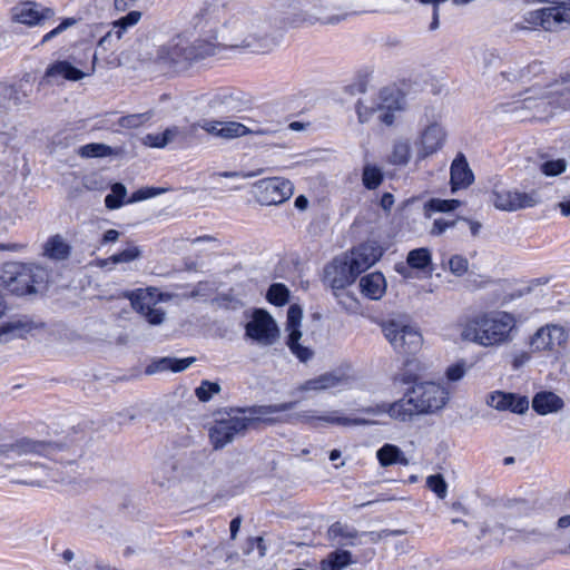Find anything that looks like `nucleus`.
I'll list each match as a JSON object with an SVG mask.
<instances>
[{
    "mask_svg": "<svg viewBox=\"0 0 570 570\" xmlns=\"http://www.w3.org/2000/svg\"><path fill=\"white\" fill-rule=\"evenodd\" d=\"M227 46L205 39L190 40L176 36L157 50V60L174 72H186L206 59L220 53Z\"/></svg>",
    "mask_w": 570,
    "mask_h": 570,
    "instance_id": "nucleus-1",
    "label": "nucleus"
},
{
    "mask_svg": "<svg viewBox=\"0 0 570 570\" xmlns=\"http://www.w3.org/2000/svg\"><path fill=\"white\" fill-rule=\"evenodd\" d=\"M549 83L543 90L539 86H532L524 92H521L520 98L511 104L507 105V112H511L519 120H527L531 118H544L548 115V109L552 104H558L562 108L567 109L561 104V97L559 94L552 92V86L558 81Z\"/></svg>",
    "mask_w": 570,
    "mask_h": 570,
    "instance_id": "nucleus-2",
    "label": "nucleus"
},
{
    "mask_svg": "<svg viewBox=\"0 0 570 570\" xmlns=\"http://www.w3.org/2000/svg\"><path fill=\"white\" fill-rule=\"evenodd\" d=\"M48 272L38 265L8 263L0 274V284L18 296L33 294L38 285L47 282Z\"/></svg>",
    "mask_w": 570,
    "mask_h": 570,
    "instance_id": "nucleus-3",
    "label": "nucleus"
},
{
    "mask_svg": "<svg viewBox=\"0 0 570 570\" xmlns=\"http://www.w3.org/2000/svg\"><path fill=\"white\" fill-rule=\"evenodd\" d=\"M243 409H230L216 419L208 430L209 440L215 450L223 449L237 436H243L250 426L252 420L243 416Z\"/></svg>",
    "mask_w": 570,
    "mask_h": 570,
    "instance_id": "nucleus-4",
    "label": "nucleus"
},
{
    "mask_svg": "<svg viewBox=\"0 0 570 570\" xmlns=\"http://www.w3.org/2000/svg\"><path fill=\"white\" fill-rule=\"evenodd\" d=\"M570 22V2L527 12L521 21L512 26V31L532 30L542 27L546 31H558Z\"/></svg>",
    "mask_w": 570,
    "mask_h": 570,
    "instance_id": "nucleus-5",
    "label": "nucleus"
},
{
    "mask_svg": "<svg viewBox=\"0 0 570 570\" xmlns=\"http://www.w3.org/2000/svg\"><path fill=\"white\" fill-rule=\"evenodd\" d=\"M126 297L130 301L131 307L147 321H164L166 312L160 303L169 302L174 295L161 293L156 287H147L128 292Z\"/></svg>",
    "mask_w": 570,
    "mask_h": 570,
    "instance_id": "nucleus-6",
    "label": "nucleus"
},
{
    "mask_svg": "<svg viewBox=\"0 0 570 570\" xmlns=\"http://www.w3.org/2000/svg\"><path fill=\"white\" fill-rule=\"evenodd\" d=\"M230 31L235 35L229 48H248L258 50L261 40L267 36L266 23L258 17H242L229 22Z\"/></svg>",
    "mask_w": 570,
    "mask_h": 570,
    "instance_id": "nucleus-7",
    "label": "nucleus"
},
{
    "mask_svg": "<svg viewBox=\"0 0 570 570\" xmlns=\"http://www.w3.org/2000/svg\"><path fill=\"white\" fill-rule=\"evenodd\" d=\"M381 331L397 353L414 354L422 345L420 330L412 323H380Z\"/></svg>",
    "mask_w": 570,
    "mask_h": 570,
    "instance_id": "nucleus-8",
    "label": "nucleus"
},
{
    "mask_svg": "<svg viewBox=\"0 0 570 570\" xmlns=\"http://www.w3.org/2000/svg\"><path fill=\"white\" fill-rule=\"evenodd\" d=\"M512 328L510 323H465L460 331L464 341L491 346L510 341Z\"/></svg>",
    "mask_w": 570,
    "mask_h": 570,
    "instance_id": "nucleus-9",
    "label": "nucleus"
},
{
    "mask_svg": "<svg viewBox=\"0 0 570 570\" xmlns=\"http://www.w3.org/2000/svg\"><path fill=\"white\" fill-rule=\"evenodd\" d=\"M61 445L30 438H21L12 443L0 444V459H12L22 455H39L53 459L61 451Z\"/></svg>",
    "mask_w": 570,
    "mask_h": 570,
    "instance_id": "nucleus-10",
    "label": "nucleus"
},
{
    "mask_svg": "<svg viewBox=\"0 0 570 570\" xmlns=\"http://www.w3.org/2000/svg\"><path fill=\"white\" fill-rule=\"evenodd\" d=\"M254 195L261 205H278L289 199L294 193V185L283 177H271L254 184Z\"/></svg>",
    "mask_w": 570,
    "mask_h": 570,
    "instance_id": "nucleus-11",
    "label": "nucleus"
},
{
    "mask_svg": "<svg viewBox=\"0 0 570 570\" xmlns=\"http://www.w3.org/2000/svg\"><path fill=\"white\" fill-rule=\"evenodd\" d=\"M291 424L303 423L307 424L313 429L323 426L324 424L352 426V425H365L368 423L367 420L361 417H347L344 416L340 411H331L325 414L318 415L316 411L306 410L291 414L288 416Z\"/></svg>",
    "mask_w": 570,
    "mask_h": 570,
    "instance_id": "nucleus-12",
    "label": "nucleus"
},
{
    "mask_svg": "<svg viewBox=\"0 0 570 570\" xmlns=\"http://www.w3.org/2000/svg\"><path fill=\"white\" fill-rule=\"evenodd\" d=\"M412 401L420 413H430L442 409L448 401V392L433 382H422L411 390Z\"/></svg>",
    "mask_w": 570,
    "mask_h": 570,
    "instance_id": "nucleus-13",
    "label": "nucleus"
},
{
    "mask_svg": "<svg viewBox=\"0 0 570 570\" xmlns=\"http://www.w3.org/2000/svg\"><path fill=\"white\" fill-rule=\"evenodd\" d=\"M492 203L495 208L503 212H517L531 208L540 203L537 191H520L518 189H494L492 191Z\"/></svg>",
    "mask_w": 570,
    "mask_h": 570,
    "instance_id": "nucleus-14",
    "label": "nucleus"
},
{
    "mask_svg": "<svg viewBox=\"0 0 570 570\" xmlns=\"http://www.w3.org/2000/svg\"><path fill=\"white\" fill-rule=\"evenodd\" d=\"M198 137V125L173 126L161 134H148L145 144L154 148H164L169 144H177L180 147L190 146Z\"/></svg>",
    "mask_w": 570,
    "mask_h": 570,
    "instance_id": "nucleus-15",
    "label": "nucleus"
},
{
    "mask_svg": "<svg viewBox=\"0 0 570 570\" xmlns=\"http://www.w3.org/2000/svg\"><path fill=\"white\" fill-rule=\"evenodd\" d=\"M446 137L448 132L444 126L438 120L426 125L415 141L416 160H423L442 149Z\"/></svg>",
    "mask_w": 570,
    "mask_h": 570,
    "instance_id": "nucleus-16",
    "label": "nucleus"
},
{
    "mask_svg": "<svg viewBox=\"0 0 570 570\" xmlns=\"http://www.w3.org/2000/svg\"><path fill=\"white\" fill-rule=\"evenodd\" d=\"M296 404L297 403L295 401H291V402L279 403V404L253 405V406L242 407V409H243L244 414L248 413V414L253 415V417H249L252 420L250 425L255 424V423H264L267 425H274L277 423H291V421H288V416L291 414H287V415H274V414L287 412V411L294 409L296 406Z\"/></svg>",
    "mask_w": 570,
    "mask_h": 570,
    "instance_id": "nucleus-17",
    "label": "nucleus"
},
{
    "mask_svg": "<svg viewBox=\"0 0 570 570\" xmlns=\"http://www.w3.org/2000/svg\"><path fill=\"white\" fill-rule=\"evenodd\" d=\"M356 279V275L345 256L334 258L324 269V281L333 289H343Z\"/></svg>",
    "mask_w": 570,
    "mask_h": 570,
    "instance_id": "nucleus-18",
    "label": "nucleus"
},
{
    "mask_svg": "<svg viewBox=\"0 0 570 570\" xmlns=\"http://www.w3.org/2000/svg\"><path fill=\"white\" fill-rule=\"evenodd\" d=\"M55 17V10L35 1L23 2L12 9V19L28 26L43 24Z\"/></svg>",
    "mask_w": 570,
    "mask_h": 570,
    "instance_id": "nucleus-19",
    "label": "nucleus"
},
{
    "mask_svg": "<svg viewBox=\"0 0 570 570\" xmlns=\"http://www.w3.org/2000/svg\"><path fill=\"white\" fill-rule=\"evenodd\" d=\"M382 250L380 247L373 244H361L356 248L352 249L350 254H345V258L350 263L351 267L356 277L368 269L372 265L380 259Z\"/></svg>",
    "mask_w": 570,
    "mask_h": 570,
    "instance_id": "nucleus-20",
    "label": "nucleus"
},
{
    "mask_svg": "<svg viewBox=\"0 0 570 570\" xmlns=\"http://www.w3.org/2000/svg\"><path fill=\"white\" fill-rule=\"evenodd\" d=\"M567 340L564 328L557 323H547L531 338V346L537 351L552 350Z\"/></svg>",
    "mask_w": 570,
    "mask_h": 570,
    "instance_id": "nucleus-21",
    "label": "nucleus"
},
{
    "mask_svg": "<svg viewBox=\"0 0 570 570\" xmlns=\"http://www.w3.org/2000/svg\"><path fill=\"white\" fill-rule=\"evenodd\" d=\"M487 404L499 411H511L517 414H523L529 409V400L524 395L494 391L489 394Z\"/></svg>",
    "mask_w": 570,
    "mask_h": 570,
    "instance_id": "nucleus-22",
    "label": "nucleus"
},
{
    "mask_svg": "<svg viewBox=\"0 0 570 570\" xmlns=\"http://www.w3.org/2000/svg\"><path fill=\"white\" fill-rule=\"evenodd\" d=\"M387 89H383L380 92V104H372L371 106L364 105L363 101H358L356 105V112L361 122H366L374 112H379L377 118L385 125H392L394 121L393 104L387 102L386 94Z\"/></svg>",
    "mask_w": 570,
    "mask_h": 570,
    "instance_id": "nucleus-23",
    "label": "nucleus"
},
{
    "mask_svg": "<svg viewBox=\"0 0 570 570\" xmlns=\"http://www.w3.org/2000/svg\"><path fill=\"white\" fill-rule=\"evenodd\" d=\"M180 334L187 336L218 337L232 340L233 331L219 323H181Z\"/></svg>",
    "mask_w": 570,
    "mask_h": 570,
    "instance_id": "nucleus-24",
    "label": "nucleus"
},
{
    "mask_svg": "<svg viewBox=\"0 0 570 570\" xmlns=\"http://www.w3.org/2000/svg\"><path fill=\"white\" fill-rule=\"evenodd\" d=\"M245 335L261 346H269L277 342L279 328L277 323H245Z\"/></svg>",
    "mask_w": 570,
    "mask_h": 570,
    "instance_id": "nucleus-25",
    "label": "nucleus"
},
{
    "mask_svg": "<svg viewBox=\"0 0 570 570\" xmlns=\"http://www.w3.org/2000/svg\"><path fill=\"white\" fill-rule=\"evenodd\" d=\"M196 362V357L189 356L185 358H177V357H170V356H164V357H155L153 358L149 364L145 367V374L146 375H155L163 372H183L187 367H189L191 364Z\"/></svg>",
    "mask_w": 570,
    "mask_h": 570,
    "instance_id": "nucleus-26",
    "label": "nucleus"
},
{
    "mask_svg": "<svg viewBox=\"0 0 570 570\" xmlns=\"http://www.w3.org/2000/svg\"><path fill=\"white\" fill-rule=\"evenodd\" d=\"M563 406V400L551 391L538 392L532 399V409L540 415L556 413Z\"/></svg>",
    "mask_w": 570,
    "mask_h": 570,
    "instance_id": "nucleus-27",
    "label": "nucleus"
},
{
    "mask_svg": "<svg viewBox=\"0 0 570 570\" xmlns=\"http://www.w3.org/2000/svg\"><path fill=\"white\" fill-rule=\"evenodd\" d=\"M473 173L469 168L466 159L462 154L458 155L451 165L452 189L465 188L473 183Z\"/></svg>",
    "mask_w": 570,
    "mask_h": 570,
    "instance_id": "nucleus-28",
    "label": "nucleus"
},
{
    "mask_svg": "<svg viewBox=\"0 0 570 570\" xmlns=\"http://www.w3.org/2000/svg\"><path fill=\"white\" fill-rule=\"evenodd\" d=\"M32 91V83L29 76L23 77L12 85L1 86V92L8 100H11L16 106L26 102Z\"/></svg>",
    "mask_w": 570,
    "mask_h": 570,
    "instance_id": "nucleus-29",
    "label": "nucleus"
},
{
    "mask_svg": "<svg viewBox=\"0 0 570 570\" xmlns=\"http://www.w3.org/2000/svg\"><path fill=\"white\" fill-rule=\"evenodd\" d=\"M43 323H0V344L16 338H26L33 330Z\"/></svg>",
    "mask_w": 570,
    "mask_h": 570,
    "instance_id": "nucleus-30",
    "label": "nucleus"
},
{
    "mask_svg": "<svg viewBox=\"0 0 570 570\" xmlns=\"http://www.w3.org/2000/svg\"><path fill=\"white\" fill-rule=\"evenodd\" d=\"M360 287L366 297L380 299L386 289L385 277L380 272L367 274L360 279Z\"/></svg>",
    "mask_w": 570,
    "mask_h": 570,
    "instance_id": "nucleus-31",
    "label": "nucleus"
},
{
    "mask_svg": "<svg viewBox=\"0 0 570 570\" xmlns=\"http://www.w3.org/2000/svg\"><path fill=\"white\" fill-rule=\"evenodd\" d=\"M543 72V63L541 61H532L523 68H510L509 70L501 71V77L509 81H530L532 78Z\"/></svg>",
    "mask_w": 570,
    "mask_h": 570,
    "instance_id": "nucleus-32",
    "label": "nucleus"
},
{
    "mask_svg": "<svg viewBox=\"0 0 570 570\" xmlns=\"http://www.w3.org/2000/svg\"><path fill=\"white\" fill-rule=\"evenodd\" d=\"M301 323H287L288 338L287 346L291 352L301 361L307 362L313 356V351L299 343L302 332L298 326Z\"/></svg>",
    "mask_w": 570,
    "mask_h": 570,
    "instance_id": "nucleus-33",
    "label": "nucleus"
},
{
    "mask_svg": "<svg viewBox=\"0 0 570 570\" xmlns=\"http://www.w3.org/2000/svg\"><path fill=\"white\" fill-rule=\"evenodd\" d=\"M42 248L43 256L53 261H63L70 255V246L60 235L51 236Z\"/></svg>",
    "mask_w": 570,
    "mask_h": 570,
    "instance_id": "nucleus-34",
    "label": "nucleus"
},
{
    "mask_svg": "<svg viewBox=\"0 0 570 570\" xmlns=\"http://www.w3.org/2000/svg\"><path fill=\"white\" fill-rule=\"evenodd\" d=\"M419 409H416V404L412 401L411 391H409L405 396L397 402L390 405L389 414L390 416L405 421L411 417L413 414H419Z\"/></svg>",
    "mask_w": 570,
    "mask_h": 570,
    "instance_id": "nucleus-35",
    "label": "nucleus"
},
{
    "mask_svg": "<svg viewBox=\"0 0 570 570\" xmlns=\"http://www.w3.org/2000/svg\"><path fill=\"white\" fill-rule=\"evenodd\" d=\"M87 75L88 73L73 67L68 61H57L56 63L51 65L46 71L47 77H61L63 79L72 81L80 80Z\"/></svg>",
    "mask_w": 570,
    "mask_h": 570,
    "instance_id": "nucleus-36",
    "label": "nucleus"
},
{
    "mask_svg": "<svg viewBox=\"0 0 570 570\" xmlns=\"http://www.w3.org/2000/svg\"><path fill=\"white\" fill-rule=\"evenodd\" d=\"M376 456L382 466H389L396 463L402 465L409 464V460L404 456L401 449L394 444H384L377 450Z\"/></svg>",
    "mask_w": 570,
    "mask_h": 570,
    "instance_id": "nucleus-37",
    "label": "nucleus"
},
{
    "mask_svg": "<svg viewBox=\"0 0 570 570\" xmlns=\"http://www.w3.org/2000/svg\"><path fill=\"white\" fill-rule=\"evenodd\" d=\"M327 534L331 540L340 538L341 540L337 541L340 546H354V540L358 537L356 529L341 522H334L328 528Z\"/></svg>",
    "mask_w": 570,
    "mask_h": 570,
    "instance_id": "nucleus-38",
    "label": "nucleus"
},
{
    "mask_svg": "<svg viewBox=\"0 0 570 570\" xmlns=\"http://www.w3.org/2000/svg\"><path fill=\"white\" fill-rule=\"evenodd\" d=\"M352 553L347 550H335L328 553L327 558L322 560V570H343L347 566L352 564Z\"/></svg>",
    "mask_w": 570,
    "mask_h": 570,
    "instance_id": "nucleus-39",
    "label": "nucleus"
},
{
    "mask_svg": "<svg viewBox=\"0 0 570 570\" xmlns=\"http://www.w3.org/2000/svg\"><path fill=\"white\" fill-rule=\"evenodd\" d=\"M423 370V366L417 360H407L404 363V367L402 373L395 376V381H400L403 384L414 383L419 384V380L421 379L420 372Z\"/></svg>",
    "mask_w": 570,
    "mask_h": 570,
    "instance_id": "nucleus-40",
    "label": "nucleus"
},
{
    "mask_svg": "<svg viewBox=\"0 0 570 570\" xmlns=\"http://www.w3.org/2000/svg\"><path fill=\"white\" fill-rule=\"evenodd\" d=\"M252 132L245 125L237 121H219V138L234 139Z\"/></svg>",
    "mask_w": 570,
    "mask_h": 570,
    "instance_id": "nucleus-41",
    "label": "nucleus"
},
{
    "mask_svg": "<svg viewBox=\"0 0 570 570\" xmlns=\"http://www.w3.org/2000/svg\"><path fill=\"white\" fill-rule=\"evenodd\" d=\"M266 299L276 306H284L289 301V289L282 283H274L266 292Z\"/></svg>",
    "mask_w": 570,
    "mask_h": 570,
    "instance_id": "nucleus-42",
    "label": "nucleus"
},
{
    "mask_svg": "<svg viewBox=\"0 0 570 570\" xmlns=\"http://www.w3.org/2000/svg\"><path fill=\"white\" fill-rule=\"evenodd\" d=\"M507 507L510 508L515 514L531 517L539 514V507L537 501H529L524 499L509 500Z\"/></svg>",
    "mask_w": 570,
    "mask_h": 570,
    "instance_id": "nucleus-43",
    "label": "nucleus"
},
{
    "mask_svg": "<svg viewBox=\"0 0 570 570\" xmlns=\"http://www.w3.org/2000/svg\"><path fill=\"white\" fill-rule=\"evenodd\" d=\"M431 252L425 247L415 248L407 254V265L415 269H424L431 264Z\"/></svg>",
    "mask_w": 570,
    "mask_h": 570,
    "instance_id": "nucleus-44",
    "label": "nucleus"
},
{
    "mask_svg": "<svg viewBox=\"0 0 570 570\" xmlns=\"http://www.w3.org/2000/svg\"><path fill=\"white\" fill-rule=\"evenodd\" d=\"M141 18L140 11H130L126 16L119 18L112 23L111 33H115L118 39H120L124 32L129 28L138 23Z\"/></svg>",
    "mask_w": 570,
    "mask_h": 570,
    "instance_id": "nucleus-45",
    "label": "nucleus"
},
{
    "mask_svg": "<svg viewBox=\"0 0 570 570\" xmlns=\"http://www.w3.org/2000/svg\"><path fill=\"white\" fill-rule=\"evenodd\" d=\"M552 92L559 94L561 104L570 109V71L560 75L559 80L552 86Z\"/></svg>",
    "mask_w": 570,
    "mask_h": 570,
    "instance_id": "nucleus-46",
    "label": "nucleus"
},
{
    "mask_svg": "<svg viewBox=\"0 0 570 570\" xmlns=\"http://www.w3.org/2000/svg\"><path fill=\"white\" fill-rule=\"evenodd\" d=\"M127 195L126 187L120 184L116 183L111 186V193L108 194L105 198V205L109 209H117L119 208L125 200V197Z\"/></svg>",
    "mask_w": 570,
    "mask_h": 570,
    "instance_id": "nucleus-47",
    "label": "nucleus"
},
{
    "mask_svg": "<svg viewBox=\"0 0 570 570\" xmlns=\"http://www.w3.org/2000/svg\"><path fill=\"white\" fill-rule=\"evenodd\" d=\"M362 180L367 189H375L383 180L382 170L376 166L365 165L363 168Z\"/></svg>",
    "mask_w": 570,
    "mask_h": 570,
    "instance_id": "nucleus-48",
    "label": "nucleus"
},
{
    "mask_svg": "<svg viewBox=\"0 0 570 570\" xmlns=\"http://www.w3.org/2000/svg\"><path fill=\"white\" fill-rule=\"evenodd\" d=\"M411 157V146L407 141H396L393 146L390 161L393 165H406Z\"/></svg>",
    "mask_w": 570,
    "mask_h": 570,
    "instance_id": "nucleus-49",
    "label": "nucleus"
},
{
    "mask_svg": "<svg viewBox=\"0 0 570 570\" xmlns=\"http://www.w3.org/2000/svg\"><path fill=\"white\" fill-rule=\"evenodd\" d=\"M112 154V149L110 146L105 144H88L79 148V155L81 157L91 158V157H106Z\"/></svg>",
    "mask_w": 570,
    "mask_h": 570,
    "instance_id": "nucleus-50",
    "label": "nucleus"
},
{
    "mask_svg": "<svg viewBox=\"0 0 570 570\" xmlns=\"http://www.w3.org/2000/svg\"><path fill=\"white\" fill-rule=\"evenodd\" d=\"M140 256L141 250L138 246H129L126 249L110 256L108 259L104 262V264H106L107 262H111L112 264L129 263L135 259H138Z\"/></svg>",
    "mask_w": 570,
    "mask_h": 570,
    "instance_id": "nucleus-51",
    "label": "nucleus"
},
{
    "mask_svg": "<svg viewBox=\"0 0 570 570\" xmlns=\"http://www.w3.org/2000/svg\"><path fill=\"white\" fill-rule=\"evenodd\" d=\"M318 380L323 391H325L344 384L347 381V376L344 373L334 371L318 375Z\"/></svg>",
    "mask_w": 570,
    "mask_h": 570,
    "instance_id": "nucleus-52",
    "label": "nucleus"
},
{
    "mask_svg": "<svg viewBox=\"0 0 570 570\" xmlns=\"http://www.w3.org/2000/svg\"><path fill=\"white\" fill-rule=\"evenodd\" d=\"M460 206V202L456 199H439L433 198L425 204L426 212H452Z\"/></svg>",
    "mask_w": 570,
    "mask_h": 570,
    "instance_id": "nucleus-53",
    "label": "nucleus"
},
{
    "mask_svg": "<svg viewBox=\"0 0 570 570\" xmlns=\"http://www.w3.org/2000/svg\"><path fill=\"white\" fill-rule=\"evenodd\" d=\"M220 392V385L210 381H203L195 390V394L200 402H208L214 394Z\"/></svg>",
    "mask_w": 570,
    "mask_h": 570,
    "instance_id": "nucleus-54",
    "label": "nucleus"
},
{
    "mask_svg": "<svg viewBox=\"0 0 570 570\" xmlns=\"http://www.w3.org/2000/svg\"><path fill=\"white\" fill-rule=\"evenodd\" d=\"M470 368V365H468L465 360H460L455 362L454 364H451L448 366L445 371V377L448 382H458L460 381L466 373V371Z\"/></svg>",
    "mask_w": 570,
    "mask_h": 570,
    "instance_id": "nucleus-55",
    "label": "nucleus"
},
{
    "mask_svg": "<svg viewBox=\"0 0 570 570\" xmlns=\"http://www.w3.org/2000/svg\"><path fill=\"white\" fill-rule=\"evenodd\" d=\"M426 485L438 495V498L444 499L446 497L448 484L441 474H433L428 476Z\"/></svg>",
    "mask_w": 570,
    "mask_h": 570,
    "instance_id": "nucleus-56",
    "label": "nucleus"
},
{
    "mask_svg": "<svg viewBox=\"0 0 570 570\" xmlns=\"http://www.w3.org/2000/svg\"><path fill=\"white\" fill-rule=\"evenodd\" d=\"M517 539L524 542H541L547 538V532L541 528H533L531 530L522 529L517 531Z\"/></svg>",
    "mask_w": 570,
    "mask_h": 570,
    "instance_id": "nucleus-57",
    "label": "nucleus"
},
{
    "mask_svg": "<svg viewBox=\"0 0 570 570\" xmlns=\"http://www.w3.org/2000/svg\"><path fill=\"white\" fill-rule=\"evenodd\" d=\"M151 117L150 112L135 114L124 116L119 119V125L124 128H137L148 121Z\"/></svg>",
    "mask_w": 570,
    "mask_h": 570,
    "instance_id": "nucleus-58",
    "label": "nucleus"
},
{
    "mask_svg": "<svg viewBox=\"0 0 570 570\" xmlns=\"http://www.w3.org/2000/svg\"><path fill=\"white\" fill-rule=\"evenodd\" d=\"M540 168L546 176H557L566 170V161L563 159L547 160Z\"/></svg>",
    "mask_w": 570,
    "mask_h": 570,
    "instance_id": "nucleus-59",
    "label": "nucleus"
},
{
    "mask_svg": "<svg viewBox=\"0 0 570 570\" xmlns=\"http://www.w3.org/2000/svg\"><path fill=\"white\" fill-rule=\"evenodd\" d=\"M549 281H550V277H546V276L539 277V278H533L528 283L527 286L515 291L511 295V297L515 298V297H522L524 295H529V294L533 293L537 287L548 284Z\"/></svg>",
    "mask_w": 570,
    "mask_h": 570,
    "instance_id": "nucleus-60",
    "label": "nucleus"
},
{
    "mask_svg": "<svg viewBox=\"0 0 570 570\" xmlns=\"http://www.w3.org/2000/svg\"><path fill=\"white\" fill-rule=\"evenodd\" d=\"M468 266V259L461 255H454L449 261L450 271L456 276H461L466 273Z\"/></svg>",
    "mask_w": 570,
    "mask_h": 570,
    "instance_id": "nucleus-61",
    "label": "nucleus"
},
{
    "mask_svg": "<svg viewBox=\"0 0 570 570\" xmlns=\"http://www.w3.org/2000/svg\"><path fill=\"white\" fill-rule=\"evenodd\" d=\"M142 338L141 333L138 328H132L130 332L119 333L117 337H115L114 343L118 345H126L132 341H140ZM109 342H112L110 340Z\"/></svg>",
    "mask_w": 570,
    "mask_h": 570,
    "instance_id": "nucleus-62",
    "label": "nucleus"
},
{
    "mask_svg": "<svg viewBox=\"0 0 570 570\" xmlns=\"http://www.w3.org/2000/svg\"><path fill=\"white\" fill-rule=\"evenodd\" d=\"M76 20L72 19V18H67L65 19L57 28L52 29L51 31H49L48 33H46L42 38V43L51 40L52 38H55L56 36L60 35L62 31H65L67 28L71 27L72 24H75Z\"/></svg>",
    "mask_w": 570,
    "mask_h": 570,
    "instance_id": "nucleus-63",
    "label": "nucleus"
},
{
    "mask_svg": "<svg viewBox=\"0 0 570 570\" xmlns=\"http://www.w3.org/2000/svg\"><path fill=\"white\" fill-rule=\"evenodd\" d=\"M454 224H455L454 220L448 222V220H445L443 218L435 219L434 223H433V227L431 229V234L435 235V236H439L442 233H444L446 228L453 227Z\"/></svg>",
    "mask_w": 570,
    "mask_h": 570,
    "instance_id": "nucleus-64",
    "label": "nucleus"
}]
</instances>
